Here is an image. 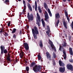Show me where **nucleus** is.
Returning a JSON list of instances; mask_svg holds the SVG:
<instances>
[{"instance_id":"1","label":"nucleus","mask_w":73,"mask_h":73,"mask_svg":"<svg viewBox=\"0 0 73 73\" xmlns=\"http://www.w3.org/2000/svg\"><path fill=\"white\" fill-rule=\"evenodd\" d=\"M30 66L31 68L33 67V70L35 72H40V69L41 68V66L36 65V64L35 62H33L30 65Z\"/></svg>"},{"instance_id":"2","label":"nucleus","mask_w":73,"mask_h":73,"mask_svg":"<svg viewBox=\"0 0 73 73\" xmlns=\"http://www.w3.org/2000/svg\"><path fill=\"white\" fill-rule=\"evenodd\" d=\"M32 30L33 35L34 38L35 39H37V35H38L39 34L37 27L36 26H34V28L32 29Z\"/></svg>"},{"instance_id":"3","label":"nucleus","mask_w":73,"mask_h":73,"mask_svg":"<svg viewBox=\"0 0 73 73\" xmlns=\"http://www.w3.org/2000/svg\"><path fill=\"white\" fill-rule=\"evenodd\" d=\"M27 17L29 20L28 21V22H30L31 21H33V14L31 13V14L29 15V13L28 12Z\"/></svg>"},{"instance_id":"4","label":"nucleus","mask_w":73,"mask_h":73,"mask_svg":"<svg viewBox=\"0 0 73 73\" xmlns=\"http://www.w3.org/2000/svg\"><path fill=\"white\" fill-rule=\"evenodd\" d=\"M37 16L38 20L37 19L36 24L38 25V26L40 27V23H41V17L38 13H37Z\"/></svg>"},{"instance_id":"5","label":"nucleus","mask_w":73,"mask_h":73,"mask_svg":"<svg viewBox=\"0 0 73 73\" xmlns=\"http://www.w3.org/2000/svg\"><path fill=\"white\" fill-rule=\"evenodd\" d=\"M23 4L24 6V9L23 10V14H25V13L26 12V9H27V4H26V3H25V1L24 0H23Z\"/></svg>"},{"instance_id":"6","label":"nucleus","mask_w":73,"mask_h":73,"mask_svg":"<svg viewBox=\"0 0 73 73\" xmlns=\"http://www.w3.org/2000/svg\"><path fill=\"white\" fill-rule=\"evenodd\" d=\"M46 54L47 59L49 61H51L52 57H51V55L49 54V53L48 52H46Z\"/></svg>"},{"instance_id":"7","label":"nucleus","mask_w":73,"mask_h":73,"mask_svg":"<svg viewBox=\"0 0 73 73\" xmlns=\"http://www.w3.org/2000/svg\"><path fill=\"white\" fill-rule=\"evenodd\" d=\"M23 45L24 48H25V49L26 50H27V51L29 50V45H28V43L26 42L24 43Z\"/></svg>"},{"instance_id":"8","label":"nucleus","mask_w":73,"mask_h":73,"mask_svg":"<svg viewBox=\"0 0 73 73\" xmlns=\"http://www.w3.org/2000/svg\"><path fill=\"white\" fill-rule=\"evenodd\" d=\"M66 67L68 70H73V66L72 64H68L67 65Z\"/></svg>"},{"instance_id":"9","label":"nucleus","mask_w":73,"mask_h":73,"mask_svg":"<svg viewBox=\"0 0 73 73\" xmlns=\"http://www.w3.org/2000/svg\"><path fill=\"white\" fill-rule=\"evenodd\" d=\"M45 16L44 17L45 18V20H46V21H47L48 22V19H49V15H48V14L47 12L46 11H45Z\"/></svg>"},{"instance_id":"10","label":"nucleus","mask_w":73,"mask_h":73,"mask_svg":"<svg viewBox=\"0 0 73 73\" xmlns=\"http://www.w3.org/2000/svg\"><path fill=\"white\" fill-rule=\"evenodd\" d=\"M19 56H20V57L22 58L23 57H24V58H25V54L24 53V52L22 51H21L20 52L19 54Z\"/></svg>"},{"instance_id":"11","label":"nucleus","mask_w":73,"mask_h":73,"mask_svg":"<svg viewBox=\"0 0 73 73\" xmlns=\"http://www.w3.org/2000/svg\"><path fill=\"white\" fill-rule=\"evenodd\" d=\"M65 67L63 66V67H60L59 68V71L60 72L63 73L65 72Z\"/></svg>"},{"instance_id":"12","label":"nucleus","mask_w":73,"mask_h":73,"mask_svg":"<svg viewBox=\"0 0 73 73\" xmlns=\"http://www.w3.org/2000/svg\"><path fill=\"white\" fill-rule=\"evenodd\" d=\"M62 49H63V54H64V55H62V56L63 57H64V60H65V59L66 58V52H65V49H64V47H63V48H62Z\"/></svg>"},{"instance_id":"13","label":"nucleus","mask_w":73,"mask_h":73,"mask_svg":"<svg viewBox=\"0 0 73 73\" xmlns=\"http://www.w3.org/2000/svg\"><path fill=\"white\" fill-rule=\"evenodd\" d=\"M59 64L60 66H63L64 67L65 65V64L61 60H59Z\"/></svg>"},{"instance_id":"14","label":"nucleus","mask_w":73,"mask_h":73,"mask_svg":"<svg viewBox=\"0 0 73 73\" xmlns=\"http://www.w3.org/2000/svg\"><path fill=\"white\" fill-rule=\"evenodd\" d=\"M62 22L63 23V25H64V27L66 29H67V25H66V23L65 22V19H63L62 20Z\"/></svg>"},{"instance_id":"15","label":"nucleus","mask_w":73,"mask_h":73,"mask_svg":"<svg viewBox=\"0 0 73 73\" xmlns=\"http://www.w3.org/2000/svg\"><path fill=\"white\" fill-rule=\"evenodd\" d=\"M55 17L56 19H59V18H60V16L59 13H57L55 15Z\"/></svg>"},{"instance_id":"16","label":"nucleus","mask_w":73,"mask_h":73,"mask_svg":"<svg viewBox=\"0 0 73 73\" xmlns=\"http://www.w3.org/2000/svg\"><path fill=\"white\" fill-rule=\"evenodd\" d=\"M27 7L30 11H32V8L31 7V5L29 3L27 4Z\"/></svg>"},{"instance_id":"17","label":"nucleus","mask_w":73,"mask_h":73,"mask_svg":"<svg viewBox=\"0 0 73 73\" xmlns=\"http://www.w3.org/2000/svg\"><path fill=\"white\" fill-rule=\"evenodd\" d=\"M69 53L70 54V55H72V56L73 55V50H72V48H69Z\"/></svg>"},{"instance_id":"18","label":"nucleus","mask_w":73,"mask_h":73,"mask_svg":"<svg viewBox=\"0 0 73 73\" xmlns=\"http://www.w3.org/2000/svg\"><path fill=\"white\" fill-rule=\"evenodd\" d=\"M41 21L43 27H44V28H45V21H44V19H42Z\"/></svg>"},{"instance_id":"19","label":"nucleus","mask_w":73,"mask_h":73,"mask_svg":"<svg viewBox=\"0 0 73 73\" xmlns=\"http://www.w3.org/2000/svg\"><path fill=\"white\" fill-rule=\"evenodd\" d=\"M49 44H50L52 48H53V46H54V45L53 44V42H52V41H51L50 40H49Z\"/></svg>"},{"instance_id":"20","label":"nucleus","mask_w":73,"mask_h":73,"mask_svg":"<svg viewBox=\"0 0 73 73\" xmlns=\"http://www.w3.org/2000/svg\"><path fill=\"white\" fill-rule=\"evenodd\" d=\"M1 50H4L5 49V47L4 45H1L0 47Z\"/></svg>"},{"instance_id":"21","label":"nucleus","mask_w":73,"mask_h":73,"mask_svg":"<svg viewBox=\"0 0 73 73\" xmlns=\"http://www.w3.org/2000/svg\"><path fill=\"white\" fill-rule=\"evenodd\" d=\"M11 58L7 57V62L8 64L10 63L11 62Z\"/></svg>"},{"instance_id":"22","label":"nucleus","mask_w":73,"mask_h":73,"mask_svg":"<svg viewBox=\"0 0 73 73\" xmlns=\"http://www.w3.org/2000/svg\"><path fill=\"white\" fill-rule=\"evenodd\" d=\"M35 11H37V4L36 1H35Z\"/></svg>"},{"instance_id":"23","label":"nucleus","mask_w":73,"mask_h":73,"mask_svg":"<svg viewBox=\"0 0 73 73\" xmlns=\"http://www.w3.org/2000/svg\"><path fill=\"white\" fill-rule=\"evenodd\" d=\"M39 46L41 47H42L43 46L42 40H40L39 41Z\"/></svg>"},{"instance_id":"24","label":"nucleus","mask_w":73,"mask_h":73,"mask_svg":"<svg viewBox=\"0 0 73 73\" xmlns=\"http://www.w3.org/2000/svg\"><path fill=\"white\" fill-rule=\"evenodd\" d=\"M44 5L45 9H47V8H48V5H47V4L46 3H44Z\"/></svg>"},{"instance_id":"25","label":"nucleus","mask_w":73,"mask_h":73,"mask_svg":"<svg viewBox=\"0 0 73 73\" xmlns=\"http://www.w3.org/2000/svg\"><path fill=\"white\" fill-rule=\"evenodd\" d=\"M48 13L49 14V15L50 17H52V13H51V12L50 11V9H48Z\"/></svg>"},{"instance_id":"26","label":"nucleus","mask_w":73,"mask_h":73,"mask_svg":"<svg viewBox=\"0 0 73 73\" xmlns=\"http://www.w3.org/2000/svg\"><path fill=\"white\" fill-rule=\"evenodd\" d=\"M17 30V29H16L15 28L13 29L11 33L13 34L15 33L16 32Z\"/></svg>"},{"instance_id":"27","label":"nucleus","mask_w":73,"mask_h":73,"mask_svg":"<svg viewBox=\"0 0 73 73\" xmlns=\"http://www.w3.org/2000/svg\"><path fill=\"white\" fill-rule=\"evenodd\" d=\"M9 0H6L4 2V3L6 4L7 5H9Z\"/></svg>"},{"instance_id":"28","label":"nucleus","mask_w":73,"mask_h":73,"mask_svg":"<svg viewBox=\"0 0 73 73\" xmlns=\"http://www.w3.org/2000/svg\"><path fill=\"white\" fill-rule=\"evenodd\" d=\"M62 45H63V47H65L66 46H67V43L65 42H63V43L62 44Z\"/></svg>"},{"instance_id":"29","label":"nucleus","mask_w":73,"mask_h":73,"mask_svg":"<svg viewBox=\"0 0 73 73\" xmlns=\"http://www.w3.org/2000/svg\"><path fill=\"white\" fill-rule=\"evenodd\" d=\"M38 8L39 12V13H42V10L41 9V8L39 6L38 7Z\"/></svg>"},{"instance_id":"30","label":"nucleus","mask_w":73,"mask_h":73,"mask_svg":"<svg viewBox=\"0 0 73 73\" xmlns=\"http://www.w3.org/2000/svg\"><path fill=\"white\" fill-rule=\"evenodd\" d=\"M59 23H60V20H59V19H58L57 22H56V27H58V24H59Z\"/></svg>"},{"instance_id":"31","label":"nucleus","mask_w":73,"mask_h":73,"mask_svg":"<svg viewBox=\"0 0 73 73\" xmlns=\"http://www.w3.org/2000/svg\"><path fill=\"white\" fill-rule=\"evenodd\" d=\"M38 60H40L41 59V55L38 54Z\"/></svg>"},{"instance_id":"32","label":"nucleus","mask_w":73,"mask_h":73,"mask_svg":"<svg viewBox=\"0 0 73 73\" xmlns=\"http://www.w3.org/2000/svg\"><path fill=\"white\" fill-rule=\"evenodd\" d=\"M52 63L53 64V65H56V62H55V61L53 59H52Z\"/></svg>"},{"instance_id":"33","label":"nucleus","mask_w":73,"mask_h":73,"mask_svg":"<svg viewBox=\"0 0 73 73\" xmlns=\"http://www.w3.org/2000/svg\"><path fill=\"white\" fill-rule=\"evenodd\" d=\"M64 13L65 14V15L66 16H68V12L66 11V10H64Z\"/></svg>"},{"instance_id":"34","label":"nucleus","mask_w":73,"mask_h":73,"mask_svg":"<svg viewBox=\"0 0 73 73\" xmlns=\"http://www.w3.org/2000/svg\"><path fill=\"white\" fill-rule=\"evenodd\" d=\"M3 52L5 54H7L8 53V51L7 49H5L3 50Z\"/></svg>"},{"instance_id":"35","label":"nucleus","mask_w":73,"mask_h":73,"mask_svg":"<svg viewBox=\"0 0 73 73\" xmlns=\"http://www.w3.org/2000/svg\"><path fill=\"white\" fill-rule=\"evenodd\" d=\"M66 17H67V19L68 20V23H69L70 22V19H69V16L68 15L67 16H66Z\"/></svg>"},{"instance_id":"36","label":"nucleus","mask_w":73,"mask_h":73,"mask_svg":"<svg viewBox=\"0 0 73 73\" xmlns=\"http://www.w3.org/2000/svg\"><path fill=\"white\" fill-rule=\"evenodd\" d=\"M47 29L48 32H49V31H50V28L49 25L47 26Z\"/></svg>"},{"instance_id":"37","label":"nucleus","mask_w":73,"mask_h":73,"mask_svg":"<svg viewBox=\"0 0 73 73\" xmlns=\"http://www.w3.org/2000/svg\"><path fill=\"white\" fill-rule=\"evenodd\" d=\"M53 48H52V49H54V50L55 51V52H56L57 51V50H56V47L54 46H54H52Z\"/></svg>"},{"instance_id":"38","label":"nucleus","mask_w":73,"mask_h":73,"mask_svg":"<svg viewBox=\"0 0 73 73\" xmlns=\"http://www.w3.org/2000/svg\"><path fill=\"white\" fill-rule=\"evenodd\" d=\"M26 69L27 71L28 72V71H29V67L27 66L26 68Z\"/></svg>"},{"instance_id":"39","label":"nucleus","mask_w":73,"mask_h":73,"mask_svg":"<svg viewBox=\"0 0 73 73\" xmlns=\"http://www.w3.org/2000/svg\"><path fill=\"white\" fill-rule=\"evenodd\" d=\"M69 62H72V63H73V59H72V58L70 59L69 60Z\"/></svg>"},{"instance_id":"40","label":"nucleus","mask_w":73,"mask_h":73,"mask_svg":"<svg viewBox=\"0 0 73 73\" xmlns=\"http://www.w3.org/2000/svg\"><path fill=\"white\" fill-rule=\"evenodd\" d=\"M4 35L5 36H8V33L5 32V34H4Z\"/></svg>"},{"instance_id":"41","label":"nucleus","mask_w":73,"mask_h":73,"mask_svg":"<svg viewBox=\"0 0 73 73\" xmlns=\"http://www.w3.org/2000/svg\"><path fill=\"white\" fill-rule=\"evenodd\" d=\"M53 56L54 58H55L56 57V54H55V53H53Z\"/></svg>"},{"instance_id":"42","label":"nucleus","mask_w":73,"mask_h":73,"mask_svg":"<svg viewBox=\"0 0 73 73\" xmlns=\"http://www.w3.org/2000/svg\"><path fill=\"white\" fill-rule=\"evenodd\" d=\"M13 38H16V34H13Z\"/></svg>"},{"instance_id":"43","label":"nucleus","mask_w":73,"mask_h":73,"mask_svg":"<svg viewBox=\"0 0 73 73\" xmlns=\"http://www.w3.org/2000/svg\"><path fill=\"white\" fill-rule=\"evenodd\" d=\"M7 55V57L11 58V56H10V54L9 53H8Z\"/></svg>"},{"instance_id":"44","label":"nucleus","mask_w":73,"mask_h":73,"mask_svg":"<svg viewBox=\"0 0 73 73\" xmlns=\"http://www.w3.org/2000/svg\"><path fill=\"white\" fill-rule=\"evenodd\" d=\"M10 24H11V22H10V21H9L7 24V25L8 27H9V26H10Z\"/></svg>"},{"instance_id":"45","label":"nucleus","mask_w":73,"mask_h":73,"mask_svg":"<svg viewBox=\"0 0 73 73\" xmlns=\"http://www.w3.org/2000/svg\"><path fill=\"white\" fill-rule=\"evenodd\" d=\"M1 54H4V50H1Z\"/></svg>"},{"instance_id":"46","label":"nucleus","mask_w":73,"mask_h":73,"mask_svg":"<svg viewBox=\"0 0 73 73\" xmlns=\"http://www.w3.org/2000/svg\"><path fill=\"white\" fill-rule=\"evenodd\" d=\"M61 49H62V46H60L59 50L60 51H61Z\"/></svg>"},{"instance_id":"47","label":"nucleus","mask_w":73,"mask_h":73,"mask_svg":"<svg viewBox=\"0 0 73 73\" xmlns=\"http://www.w3.org/2000/svg\"><path fill=\"white\" fill-rule=\"evenodd\" d=\"M19 34L20 35H21L22 34V31L21 30L20 31Z\"/></svg>"},{"instance_id":"48","label":"nucleus","mask_w":73,"mask_h":73,"mask_svg":"<svg viewBox=\"0 0 73 73\" xmlns=\"http://www.w3.org/2000/svg\"><path fill=\"white\" fill-rule=\"evenodd\" d=\"M71 37L70 36L68 38V40L69 41H71Z\"/></svg>"},{"instance_id":"49","label":"nucleus","mask_w":73,"mask_h":73,"mask_svg":"<svg viewBox=\"0 0 73 73\" xmlns=\"http://www.w3.org/2000/svg\"><path fill=\"white\" fill-rule=\"evenodd\" d=\"M46 33L47 35H49V32L48 31H46Z\"/></svg>"},{"instance_id":"50","label":"nucleus","mask_w":73,"mask_h":73,"mask_svg":"<svg viewBox=\"0 0 73 73\" xmlns=\"http://www.w3.org/2000/svg\"><path fill=\"white\" fill-rule=\"evenodd\" d=\"M3 29H1V31H0V33H2V31H3Z\"/></svg>"},{"instance_id":"51","label":"nucleus","mask_w":73,"mask_h":73,"mask_svg":"<svg viewBox=\"0 0 73 73\" xmlns=\"http://www.w3.org/2000/svg\"><path fill=\"white\" fill-rule=\"evenodd\" d=\"M26 27L27 28V29H29V26L28 25H27L26 26Z\"/></svg>"},{"instance_id":"52","label":"nucleus","mask_w":73,"mask_h":73,"mask_svg":"<svg viewBox=\"0 0 73 73\" xmlns=\"http://www.w3.org/2000/svg\"><path fill=\"white\" fill-rule=\"evenodd\" d=\"M25 64H27V62H28V61H27L26 60H25Z\"/></svg>"},{"instance_id":"53","label":"nucleus","mask_w":73,"mask_h":73,"mask_svg":"<svg viewBox=\"0 0 73 73\" xmlns=\"http://www.w3.org/2000/svg\"><path fill=\"white\" fill-rule=\"evenodd\" d=\"M64 36H65V37H66V38L67 37V35H66V34H65Z\"/></svg>"},{"instance_id":"54","label":"nucleus","mask_w":73,"mask_h":73,"mask_svg":"<svg viewBox=\"0 0 73 73\" xmlns=\"http://www.w3.org/2000/svg\"><path fill=\"white\" fill-rule=\"evenodd\" d=\"M15 61H16V62H18V61H19V60H18L17 59V60H15Z\"/></svg>"},{"instance_id":"55","label":"nucleus","mask_w":73,"mask_h":73,"mask_svg":"<svg viewBox=\"0 0 73 73\" xmlns=\"http://www.w3.org/2000/svg\"><path fill=\"white\" fill-rule=\"evenodd\" d=\"M4 65L5 66H7V64L6 63H4Z\"/></svg>"},{"instance_id":"56","label":"nucleus","mask_w":73,"mask_h":73,"mask_svg":"<svg viewBox=\"0 0 73 73\" xmlns=\"http://www.w3.org/2000/svg\"><path fill=\"white\" fill-rule=\"evenodd\" d=\"M64 2H65L66 1V0H62Z\"/></svg>"},{"instance_id":"57","label":"nucleus","mask_w":73,"mask_h":73,"mask_svg":"<svg viewBox=\"0 0 73 73\" xmlns=\"http://www.w3.org/2000/svg\"><path fill=\"white\" fill-rule=\"evenodd\" d=\"M47 35H48V37H50V36L49 35V34H47Z\"/></svg>"},{"instance_id":"58","label":"nucleus","mask_w":73,"mask_h":73,"mask_svg":"<svg viewBox=\"0 0 73 73\" xmlns=\"http://www.w3.org/2000/svg\"><path fill=\"white\" fill-rule=\"evenodd\" d=\"M68 1V2H70V0H67Z\"/></svg>"},{"instance_id":"59","label":"nucleus","mask_w":73,"mask_h":73,"mask_svg":"<svg viewBox=\"0 0 73 73\" xmlns=\"http://www.w3.org/2000/svg\"><path fill=\"white\" fill-rule=\"evenodd\" d=\"M19 15V16H21V15H22V13L20 14Z\"/></svg>"},{"instance_id":"60","label":"nucleus","mask_w":73,"mask_h":73,"mask_svg":"<svg viewBox=\"0 0 73 73\" xmlns=\"http://www.w3.org/2000/svg\"><path fill=\"white\" fill-rule=\"evenodd\" d=\"M50 50H51V47H50Z\"/></svg>"},{"instance_id":"61","label":"nucleus","mask_w":73,"mask_h":73,"mask_svg":"<svg viewBox=\"0 0 73 73\" xmlns=\"http://www.w3.org/2000/svg\"><path fill=\"white\" fill-rule=\"evenodd\" d=\"M31 0H29V1H31Z\"/></svg>"},{"instance_id":"62","label":"nucleus","mask_w":73,"mask_h":73,"mask_svg":"<svg viewBox=\"0 0 73 73\" xmlns=\"http://www.w3.org/2000/svg\"><path fill=\"white\" fill-rule=\"evenodd\" d=\"M19 1H21V0H18Z\"/></svg>"},{"instance_id":"63","label":"nucleus","mask_w":73,"mask_h":73,"mask_svg":"<svg viewBox=\"0 0 73 73\" xmlns=\"http://www.w3.org/2000/svg\"><path fill=\"white\" fill-rule=\"evenodd\" d=\"M4 32V31L3 30V31H2V32Z\"/></svg>"},{"instance_id":"64","label":"nucleus","mask_w":73,"mask_h":73,"mask_svg":"<svg viewBox=\"0 0 73 73\" xmlns=\"http://www.w3.org/2000/svg\"><path fill=\"white\" fill-rule=\"evenodd\" d=\"M25 21H27V19H25Z\"/></svg>"}]
</instances>
